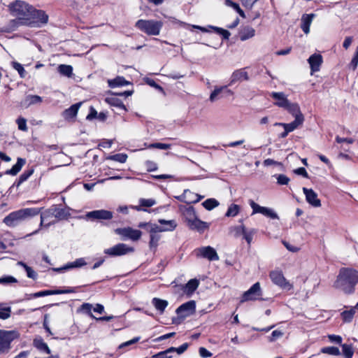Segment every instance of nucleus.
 Masks as SVG:
<instances>
[{"instance_id": "4", "label": "nucleus", "mask_w": 358, "mask_h": 358, "mask_svg": "<svg viewBox=\"0 0 358 358\" xmlns=\"http://www.w3.org/2000/svg\"><path fill=\"white\" fill-rule=\"evenodd\" d=\"M162 25L163 24L162 22L153 20H138L135 24V27L138 29L148 35L152 36H157L159 34Z\"/></svg>"}, {"instance_id": "52", "label": "nucleus", "mask_w": 358, "mask_h": 358, "mask_svg": "<svg viewBox=\"0 0 358 358\" xmlns=\"http://www.w3.org/2000/svg\"><path fill=\"white\" fill-rule=\"evenodd\" d=\"M355 313V308H351L349 310H345L341 313L342 318L344 322H350L352 321L353 316Z\"/></svg>"}, {"instance_id": "54", "label": "nucleus", "mask_w": 358, "mask_h": 358, "mask_svg": "<svg viewBox=\"0 0 358 358\" xmlns=\"http://www.w3.org/2000/svg\"><path fill=\"white\" fill-rule=\"evenodd\" d=\"M145 82L146 84H148L150 87H154L155 89L157 90L161 93L165 94L164 88L162 86H160L159 84H157L153 79H151L149 78H145Z\"/></svg>"}, {"instance_id": "44", "label": "nucleus", "mask_w": 358, "mask_h": 358, "mask_svg": "<svg viewBox=\"0 0 358 358\" xmlns=\"http://www.w3.org/2000/svg\"><path fill=\"white\" fill-rule=\"evenodd\" d=\"M17 264L22 266L24 268L28 278H31L33 280H36L37 278L38 275L31 267L29 266L23 262H18Z\"/></svg>"}, {"instance_id": "38", "label": "nucleus", "mask_w": 358, "mask_h": 358, "mask_svg": "<svg viewBox=\"0 0 358 358\" xmlns=\"http://www.w3.org/2000/svg\"><path fill=\"white\" fill-rule=\"evenodd\" d=\"M159 222L161 224L166 225L165 227H161L162 229H163L162 231H173L177 227V224L176 221L173 220H166L164 219H160L159 220Z\"/></svg>"}, {"instance_id": "16", "label": "nucleus", "mask_w": 358, "mask_h": 358, "mask_svg": "<svg viewBox=\"0 0 358 358\" xmlns=\"http://www.w3.org/2000/svg\"><path fill=\"white\" fill-rule=\"evenodd\" d=\"M22 221L23 220L18 210L10 213L3 219V222L8 227H15Z\"/></svg>"}, {"instance_id": "13", "label": "nucleus", "mask_w": 358, "mask_h": 358, "mask_svg": "<svg viewBox=\"0 0 358 358\" xmlns=\"http://www.w3.org/2000/svg\"><path fill=\"white\" fill-rule=\"evenodd\" d=\"M113 212L101 209L87 212L85 217L90 220H109L113 218Z\"/></svg>"}, {"instance_id": "62", "label": "nucleus", "mask_w": 358, "mask_h": 358, "mask_svg": "<svg viewBox=\"0 0 358 358\" xmlns=\"http://www.w3.org/2000/svg\"><path fill=\"white\" fill-rule=\"evenodd\" d=\"M17 279L10 275L3 276L0 278V284H8L13 282H17Z\"/></svg>"}, {"instance_id": "53", "label": "nucleus", "mask_w": 358, "mask_h": 358, "mask_svg": "<svg viewBox=\"0 0 358 358\" xmlns=\"http://www.w3.org/2000/svg\"><path fill=\"white\" fill-rule=\"evenodd\" d=\"M108 159L118 162L120 163H124L127 161V155L124 153H118L108 157Z\"/></svg>"}, {"instance_id": "9", "label": "nucleus", "mask_w": 358, "mask_h": 358, "mask_svg": "<svg viewBox=\"0 0 358 358\" xmlns=\"http://www.w3.org/2000/svg\"><path fill=\"white\" fill-rule=\"evenodd\" d=\"M134 248L129 247L124 243H118L113 247L107 248L104 253L112 257L122 256L134 252Z\"/></svg>"}, {"instance_id": "20", "label": "nucleus", "mask_w": 358, "mask_h": 358, "mask_svg": "<svg viewBox=\"0 0 358 358\" xmlns=\"http://www.w3.org/2000/svg\"><path fill=\"white\" fill-rule=\"evenodd\" d=\"M42 209V208H27L18 210V211L24 221L27 219L38 215Z\"/></svg>"}, {"instance_id": "32", "label": "nucleus", "mask_w": 358, "mask_h": 358, "mask_svg": "<svg viewBox=\"0 0 358 358\" xmlns=\"http://www.w3.org/2000/svg\"><path fill=\"white\" fill-rule=\"evenodd\" d=\"M239 38L241 41H246L255 36V30L250 26H245L239 31Z\"/></svg>"}, {"instance_id": "33", "label": "nucleus", "mask_w": 358, "mask_h": 358, "mask_svg": "<svg viewBox=\"0 0 358 358\" xmlns=\"http://www.w3.org/2000/svg\"><path fill=\"white\" fill-rule=\"evenodd\" d=\"M199 282L196 279H191L185 285H183L182 289L184 293L187 294H192L199 287Z\"/></svg>"}, {"instance_id": "40", "label": "nucleus", "mask_w": 358, "mask_h": 358, "mask_svg": "<svg viewBox=\"0 0 358 358\" xmlns=\"http://www.w3.org/2000/svg\"><path fill=\"white\" fill-rule=\"evenodd\" d=\"M86 264L87 263L84 258H78L76 259L74 262H69L66 264H65L64 268L69 270L76 268H80Z\"/></svg>"}, {"instance_id": "57", "label": "nucleus", "mask_w": 358, "mask_h": 358, "mask_svg": "<svg viewBox=\"0 0 358 358\" xmlns=\"http://www.w3.org/2000/svg\"><path fill=\"white\" fill-rule=\"evenodd\" d=\"M256 233V230L254 229L247 230L243 234V238L246 241L248 245H250L254 234Z\"/></svg>"}, {"instance_id": "45", "label": "nucleus", "mask_w": 358, "mask_h": 358, "mask_svg": "<svg viewBox=\"0 0 358 358\" xmlns=\"http://www.w3.org/2000/svg\"><path fill=\"white\" fill-rule=\"evenodd\" d=\"M51 217H53L52 215V212L51 210V207H50L48 209L44 210L43 212H42L41 213V223H40V226H45V227H48L50 225V222L48 223V224H44V222Z\"/></svg>"}, {"instance_id": "60", "label": "nucleus", "mask_w": 358, "mask_h": 358, "mask_svg": "<svg viewBox=\"0 0 358 358\" xmlns=\"http://www.w3.org/2000/svg\"><path fill=\"white\" fill-rule=\"evenodd\" d=\"M16 122H17V124L18 126V129L20 130L24 131L27 130L26 119H24L23 117H19Z\"/></svg>"}, {"instance_id": "28", "label": "nucleus", "mask_w": 358, "mask_h": 358, "mask_svg": "<svg viewBox=\"0 0 358 358\" xmlns=\"http://www.w3.org/2000/svg\"><path fill=\"white\" fill-rule=\"evenodd\" d=\"M284 109L287 110L290 114H292L295 119L301 117L302 120H304L303 115L301 112L299 106L297 103L289 102Z\"/></svg>"}, {"instance_id": "7", "label": "nucleus", "mask_w": 358, "mask_h": 358, "mask_svg": "<svg viewBox=\"0 0 358 358\" xmlns=\"http://www.w3.org/2000/svg\"><path fill=\"white\" fill-rule=\"evenodd\" d=\"M115 233L120 236L122 241L131 240L136 241L140 239L142 232L138 229H134L127 227L124 228H117Z\"/></svg>"}, {"instance_id": "8", "label": "nucleus", "mask_w": 358, "mask_h": 358, "mask_svg": "<svg viewBox=\"0 0 358 358\" xmlns=\"http://www.w3.org/2000/svg\"><path fill=\"white\" fill-rule=\"evenodd\" d=\"M31 6L25 1L17 0L10 4L9 8L14 15L20 17H27Z\"/></svg>"}, {"instance_id": "12", "label": "nucleus", "mask_w": 358, "mask_h": 358, "mask_svg": "<svg viewBox=\"0 0 358 358\" xmlns=\"http://www.w3.org/2000/svg\"><path fill=\"white\" fill-rule=\"evenodd\" d=\"M249 204L252 209V214L261 213L264 216L270 217L271 219H278V216L271 208L267 207L260 206L256 203L253 200L249 201Z\"/></svg>"}, {"instance_id": "64", "label": "nucleus", "mask_w": 358, "mask_h": 358, "mask_svg": "<svg viewBox=\"0 0 358 358\" xmlns=\"http://www.w3.org/2000/svg\"><path fill=\"white\" fill-rule=\"evenodd\" d=\"M276 178L277 182L279 185H287L288 182H289V178L284 174L278 175Z\"/></svg>"}, {"instance_id": "2", "label": "nucleus", "mask_w": 358, "mask_h": 358, "mask_svg": "<svg viewBox=\"0 0 358 358\" xmlns=\"http://www.w3.org/2000/svg\"><path fill=\"white\" fill-rule=\"evenodd\" d=\"M48 15L42 10H37L33 6L27 17H17L10 21V25L15 29L20 25H27L31 27H40L47 24Z\"/></svg>"}, {"instance_id": "58", "label": "nucleus", "mask_w": 358, "mask_h": 358, "mask_svg": "<svg viewBox=\"0 0 358 358\" xmlns=\"http://www.w3.org/2000/svg\"><path fill=\"white\" fill-rule=\"evenodd\" d=\"M148 148H157V149H161V150H167L171 148V145L166 144V143H155L150 144L148 145Z\"/></svg>"}, {"instance_id": "31", "label": "nucleus", "mask_w": 358, "mask_h": 358, "mask_svg": "<svg viewBox=\"0 0 358 358\" xmlns=\"http://www.w3.org/2000/svg\"><path fill=\"white\" fill-rule=\"evenodd\" d=\"M33 345L38 350L45 352L46 354L50 355L51 350L48 345L44 342L41 336L36 337L33 341Z\"/></svg>"}, {"instance_id": "56", "label": "nucleus", "mask_w": 358, "mask_h": 358, "mask_svg": "<svg viewBox=\"0 0 358 358\" xmlns=\"http://www.w3.org/2000/svg\"><path fill=\"white\" fill-rule=\"evenodd\" d=\"M11 308L10 306L4 307L3 309H0V319L7 320L10 317Z\"/></svg>"}, {"instance_id": "5", "label": "nucleus", "mask_w": 358, "mask_h": 358, "mask_svg": "<svg viewBox=\"0 0 358 358\" xmlns=\"http://www.w3.org/2000/svg\"><path fill=\"white\" fill-rule=\"evenodd\" d=\"M196 311V303L194 301H189L180 305L176 310L177 317L172 320L173 324H178L186 317L193 315Z\"/></svg>"}, {"instance_id": "48", "label": "nucleus", "mask_w": 358, "mask_h": 358, "mask_svg": "<svg viewBox=\"0 0 358 358\" xmlns=\"http://www.w3.org/2000/svg\"><path fill=\"white\" fill-rule=\"evenodd\" d=\"M219 205L215 199H208L202 203V206L208 210H211Z\"/></svg>"}, {"instance_id": "23", "label": "nucleus", "mask_w": 358, "mask_h": 358, "mask_svg": "<svg viewBox=\"0 0 358 358\" xmlns=\"http://www.w3.org/2000/svg\"><path fill=\"white\" fill-rule=\"evenodd\" d=\"M51 207V210L52 212V215L55 218H57L58 220H65L67 219L68 217L70 215L68 210H66L65 208L61 207L58 205H52Z\"/></svg>"}, {"instance_id": "15", "label": "nucleus", "mask_w": 358, "mask_h": 358, "mask_svg": "<svg viewBox=\"0 0 358 358\" xmlns=\"http://www.w3.org/2000/svg\"><path fill=\"white\" fill-rule=\"evenodd\" d=\"M303 192L306 196V201L313 207H320L321 201L317 198V194L312 189L303 187Z\"/></svg>"}, {"instance_id": "21", "label": "nucleus", "mask_w": 358, "mask_h": 358, "mask_svg": "<svg viewBox=\"0 0 358 358\" xmlns=\"http://www.w3.org/2000/svg\"><path fill=\"white\" fill-rule=\"evenodd\" d=\"M271 96L275 100V105L280 108H285L289 101L287 99L286 95L283 92H272Z\"/></svg>"}, {"instance_id": "42", "label": "nucleus", "mask_w": 358, "mask_h": 358, "mask_svg": "<svg viewBox=\"0 0 358 358\" xmlns=\"http://www.w3.org/2000/svg\"><path fill=\"white\" fill-rule=\"evenodd\" d=\"M162 231H157L155 230V232H152L151 234H150V242L149 245L151 249L156 248L158 245V242L161 238L160 235L159 234V232H162Z\"/></svg>"}, {"instance_id": "47", "label": "nucleus", "mask_w": 358, "mask_h": 358, "mask_svg": "<svg viewBox=\"0 0 358 358\" xmlns=\"http://www.w3.org/2000/svg\"><path fill=\"white\" fill-rule=\"evenodd\" d=\"M342 352L345 358H352L354 350L352 345L350 344H343Z\"/></svg>"}, {"instance_id": "34", "label": "nucleus", "mask_w": 358, "mask_h": 358, "mask_svg": "<svg viewBox=\"0 0 358 358\" xmlns=\"http://www.w3.org/2000/svg\"><path fill=\"white\" fill-rule=\"evenodd\" d=\"M105 101L107 103L110 105L111 106L116 107L117 108L122 109L124 111H127L126 106L123 103V102L116 96L111 95V96L106 97Z\"/></svg>"}, {"instance_id": "10", "label": "nucleus", "mask_w": 358, "mask_h": 358, "mask_svg": "<svg viewBox=\"0 0 358 358\" xmlns=\"http://www.w3.org/2000/svg\"><path fill=\"white\" fill-rule=\"evenodd\" d=\"M272 282L282 289L290 290L293 286L284 277L282 273L279 271H273L269 275Z\"/></svg>"}, {"instance_id": "37", "label": "nucleus", "mask_w": 358, "mask_h": 358, "mask_svg": "<svg viewBox=\"0 0 358 358\" xmlns=\"http://www.w3.org/2000/svg\"><path fill=\"white\" fill-rule=\"evenodd\" d=\"M139 228L144 229L146 231L151 234L152 232L157 231H162L163 229L160 226H158L156 224H152L150 222H140L138 225Z\"/></svg>"}, {"instance_id": "22", "label": "nucleus", "mask_w": 358, "mask_h": 358, "mask_svg": "<svg viewBox=\"0 0 358 358\" xmlns=\"http://www.w3.org/2000/svg\"><path fill=\"white\" fill-rule=\"evenodd\" d=\"M81 104V102L76 103L64 110L62 113L63 117L66 120L76 117Z\"/></svg>"}, {"instance_id": "26", "label": "nucleus", "mask_w": 358, "mask_h": 358, "mask_svg": "<svg viewBox=\"0 0 358 358\" xmlns=\"http://www.w3.org/2000/svg\"><path fill=\"white\" fill-rule=\"evenodd\" d=\"M43 101L42 97L38 95H27L20 103L21 106L24 108H28L31 105L41 103Z\"/></svg>"}, {"instance_id": "14", "label": "nucleus", "mask_w": 358, "mask_h": 358, "mask_svg": "<svg viewBox=\"0 0 358 358\" xmlns=\"http://www.w3.org/2000/svg\"><path fill=\"white\" fill-rule=\"evenodd\" d=\"M196 256L208 259L209 261L219 260V256L216 250L211 246H205L198 248L196 250Z\"/></svg>"}, {"instance_id": "29", "label": "nucleus", "mask_w": 358, "mask_h": 358, "mask_svg": "<svg viewBox=\"0 0 358 358\" xmlns=\"http://www.w3.org/2000/svg\"><path fill=\"white\" fill-rule=\"evenodd\" d=\"M34 172V169L33 167L24 171L19 177L17 180L13 183V185L10 187V190L14 187H19L22 183L26 181Z\"/></svg>"}, {"instance_id": "36", "label": "nucleus", "mask_w": 358, "mask_h": 358, "mask_svg": "<svg viewBox=\"0 0 358 358\" xmlns=\"http://www.w3.org/2000/svg\"><path fill=\"white\" fill-rule=\"evenodd\" d=\"M152 304L161 314H162L166 308L169 305V302L166 300L161 299L159 298L155 297L152 300Z\"/></svg>"}, {"instance_id": "43", "label": "nucleus", "mask_w": 358, "mask_h": 358, "mask_svg": "<svg viewBox=\"0 0 358 358\" xmlns=\"http://www.w3.org/2000/svg\"><path fill=\"white\" fill-rule=\"evenodd\" d=\"M58 71L61 75L69 78L73 74V67L71 65L60 64L58 66Z\"/></svg>"}, {"instance_id": "30", "label": "nucleus", "mask_w": 358, "mask_h": 358, "mask_svg": "<svg viewBox=\"0 0 358 358\" xmlns=\"http://www.w3.org/2000/svg\"><path fill=\"white\" fill-rule=\"evenodd\" d=\"M26 164L25 159L18 157L17 162L10 169H8L5 171V174L16 176L22 169V166Z\"/></svg>"}, {"instance_id": "50", "label": "nucleus", "mask_w": 358, "mask_h": 358, "mask_svg": "<svg viewBox=\"0 0 358 358\" xmlns=\"http://www.w3.org/2000/svg\"><path fill=\"white\" fill-rule=\"evenodd\" d=\"M321 352L330 355H340L341 352L338 348L335 346L324 347L321 349Z\"/></svg>"}, {"instance_id": "39", "label": "nucleus", "mask_w": 358, "mask_h": 358, "mask_svg": "<svg viewBox=\"0 0 358 358\" xmlns=\"http://www.w3.org/2000/svg\"><path fill=\"white\" fill-rule=\"evenodd\" d=\"M49 295H54V289L50 290H42L38 292L32 293V294H26L25 299L29 300L32 298H38L42 296H46Z\"/></svg>"}, {"instance_id": "61", "label": "nucleus", "mask_w": 358, "mask_h": 358, "mask_svg": "<svg viewBox=\"0 0 358 358\" xmlns=\"http://www.w3.org/2000/svg\"><path fill=\"white\" fill-rule=\"evenodd\" d=\"M283 332L282 331H280V330H274L272 333H271V336H269L268 338V341L270 342H273L275 341L276 339L282 337L283 336Z\"/></svg>"}, {"instance_id": "6", "label": "nucleus", "mask_w": 358, "mask_h": 358, "mask_svg": "<svg viewBox=\"0 0 358 358\" xmlns=\"http://www.w3.org/2000/svg\"><path fill=\"white\" fill-rule=\"evenodd\" d=\"M19 337L17 331L0 329V354L7 353L10 349V343Z\"/></svg>"}, {"instance_id": "18", "label": "nucleus", "mask_w": 358, "mask_h": 358, "mask_svg": "<svg viewBox=\"0 0 358 358\" xmlns=\"http://www.w3.org/2000/svg\"><path fill=\"white\" fill-rule=\"evenodd\" d=\"M308 62L313 74L314 72L320 71V67L323 62L322 57L320 54H313L309 57Z\"/></svg>"}, {"instance_id": "59", "label": "nucleus", "mask_w": 358, "mask_h": 358, "mask_svg": "<svg viewBox=\"0 0 358 358\" xmlns=\"http://www.w3.org/2000/svg\"><path fill=\"white\" fill-rule=\"evenodd\" d=\"M92 305L90 304V303H83L81 307H80V309L85 313L88 314L92 318H96L93 314L92 313L91 310H92Z\"/></svg>"}, {"instance_id": "24", "label": "nucleus", "mask_w": 358, "mask_h": 358, "mask_svg": "<svg viewBox=\"0 0 358 358\" xmlns=\"http://www.w3.org/2000/svg\"><path fill=\"white\" fill-rule=\"evenodd\" d=\"M224 93L231 94V90H228L226 86L216 87L210 94L209 99L211 102H214L224 97Z\"/></svg>"}, {"instance_id": "46", "label": "nucleus", "mask_w": 358, "mask_h": 358, "mask_svg": "<svg viewBox=\"0 0 358 358\" xmlns=\"http://www.w3.org/2000/svg\"><path fill=\"white\" fill-rule=\"evenodd\" d=\"M208 28L214 30L217 34L221 35L222 36L223 39H225V40L229 39V38L231 35L230 32L228 30L224 29L218 27L209 25L208 27Z\"/></svg>"}, {"instance_id": "41", "label": "nucleus", "mask_w": 358, "mask_h": 358, "mask_svg": "<svg viewBox=\"0 0 358 358\" xmlns=\"http://www.w3.org/2000/svg\"><path fill=\"white\" fill-rule=\"evenodd\" d=\"M156 203V201L153 199H141L139 200V206H136L135 209L137 210H144L146 211V210L143 209L142 207H151L154 206Z\"/></svg>"}, {"instance_id": "63", "label": "nucleus", "mask_w": 358, "mask_h": 358, "mask_svg": "<svg viewBox=\"0 0 358 358\" xmlns=\"http://www.w3.org/2000/svg\"><path fill=\"white\" fill-rule=\"evenodd\" d=\"M357 65H358V47L357 48V50H356V52L355 53V55L353 56L351 62H350V67L352 69V70H355L357 67Z\"/></svg>"}, {"instance_id": "17", "label": "nucleus", "mask_w": 358, "mask_h": 358, "mask_svg": "<svg viewBox=\"0 0 358 358\" xmlns=\"http://www.w3.org/2000/svg\"><path fill=\"white\" fill-rule=\"evenodd\" d=\"M202 198H203V196H201L197 194H194V192H192L189 189H185L184 191L183 194L179 197H178V199H180L181 201H184L187 203H197Z\"/></svg>"}, {"instance_id": "55", "label": "nucleus", "mask_w": 358, "mask_h": 358, "mask_svg": "<svg viewBox=\"0 0 358 358\" xmlns=\"http://www.w3.org/2000/svg\"><path fill=\"white\" fill-rule=\"evenodd\" d=\"M246 231L247 229L245 228L244 224L236 226L231 229V231L234 232L235 237H238L241 234L243 235Z\"/></svg>"}, {"instance_id": "11", "label": "nucleus", "mask_w": 358, "mask_h": 358, "mask_svg": "<svg viewBox=\"0 0 358 358\" xmlns=\"http://www.w3.org/2000/svg\"><path fill=\"white\" fill-rule=\"evenodd\" d=\"M260 296H262L260 284L259 282H256L248 291L243 294L241 303L257 300Z\"/></svg>"}, {"instance_id": "25", "label": "nucleus", "mask_w": 358, "mask_h": 358, "mask_svg": "<svg viewBox=\"0 0 358 358\" xmlns=\"http://www.w3.org/2000/svg\"><path fill=\"white\" fill-rule=\"evenodd\" d=\"M315 17V15L313 13L303 15L301 17V28L305 34H307L310 32V26Z\"/></svg>"}, {"instance_id": "1", "label": "nucleus", "mask_w": 358, "mask_h": 358, "mask_svg": "<svg viewBox=\"0 0 358 358\" xmlns=\"http://www.w3.org/2000/svg\"><path fill=\"white\" fill-rule=\"evenodd\" d=\"M358 284V271L352 268H341L334 282V287L346 294H352Z\"/></svg>"}, {"instance_id": "27", "label": "nucleus", "mask_w": 358, "mask_h": 358, "mask_svg": "<svg viewBox=\"0 0 358 358\" xmlns=\"http://www.w3.org/2000/svg\"><path fill=\"white\" fill-rule=\"evenodd\" d=\"M249 79L248 73L243 69L235 71L231 76L230 84H233L238 81L248 80Z\"/></svg>"}, {"instance_id": "3", "label": "nucleus", "mask_w": 358, "mask_h": 358, "mask_svg": "<svg viewBox=\"0 0 358 358\" xmlns=\"http://www.w3.org/2000/svg\"><path fill=\"white\" fill-rule=\"evenodd\" d=\"M180 210L189 229L203 233L209 229L210 223L199 220L193 206H180Z\"/></svg>"}, {"instance_id": "49", "label": "nucleus", "mask_w": 358, "mask_h": 358, "mask_svg": "<svg viewBox=\"0 0 358 358\" xmlns=\"http://www.w3.org/2000/svg\"><path fill=\"white\" fill-rule=\"evenodd\" d=\"M240 210V206L237 204L232 203L231 204L225 214V216L227 217H235L237 215Z\"/></svg>"}, {"instance_id": "51", "label": "nucleus", "mask_w": 358, "mask_h": 358, "mask_svg": "<svg viewBox=\"0 0 358 358\" xmlns=\"http://www.w3.org/2000/svg\"><path fill=\"white\" fill-rule=\"evenodd\" d=\"M11 66L18 72L20 76L22 78H24L26 76L27 72L21 64L18 63L17 62H12Z\"/></svg>"}, {"instance_id": "35", "label": "nucleus", "mask_w": 358, "mask_h": 358, "mask_svg": "<svg viewBox=\"0 0 358 358\" xmlns=\"http://www.w3.org/2000/svg\"><path fill=\"white\" fill-rule=\"evenodd\" d=\"M108 84L110 88H115L129 85L131 83L126 80L125 78L122 76H117L114 79L108 80Z\"/></svg>"}, {"instance_id": "19", "label": "nucleus", "mask_w": 358, "mask_h": 358, "mask_svg": "<svg viewBox=\"0 0 358 358\" xmlns=\"http://www.w3.org/2000/svg\"><path fill=\"white\" fill-rule=\"evenodd\" d=\"M303 121L304 120H302L301 117H298L294 119V120L290 123L276 122L274 124V126L282 127L285 130H287L289 133L297 129L300 125H301Z\"/></svg>"}]
</instances>
